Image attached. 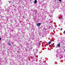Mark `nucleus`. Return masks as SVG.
<instances>
[{"label": "nucleus", "instance_id": "1", "mask_svg": "<svg viewBox=\"0 0 65 65\" xmlns=\"http://www.w3.org/2000/svg\"><path fill=\"white\" fill-rule=\"evenodd\" d=\"M41 24V23H38L37 24V26H40Z\"/></svg>", "mask_w": 65, "mask_h": 65}, {"label": "nucleus", "instance_id": "2", "mask_svg": "<svg viewBox=\"0 0 65 65\" xmlns=\"http://www.w3.org/2000/svg\"><path fill=\"white\" fill-rule=\"evenodd\" d=\"M60 46V43H59L56 46V48H58V46Z\"/></svg>", "mask_w": 65, "mask_h": 65}, {"label": "nucleus", "instance_id": "3", "mask_svg": "<svg viewBox=\"0 0 65 65\" xmlns=\"http://www.w3.org/2000/svg\"><path fill=\"white\" fill-rule=\"evenodd\" d=\"M34 3L35 4H36V3H37V0H35Z\"/></svg>", "mask_w": 65, "mask_h": 65}, {"label": "nucleus", "instance_id": "4", "mask_svg": "<svg viewBox=\"0 0 65 65\" xmlns=\"http://www.w3.org/2000/svg\"><path fill=\"white\" fill-rule=\"evenodd\" d=\"M51 41H50L49 42H48V44H50L51 43Z\"/></svg>", "mask_w": 65, "mask_h": 65}, {"label": "nucleus", "instance_id": "5", "mask_svg": "<svg viewBox=\"0 0 65 65\" xmlns=\"http://www.w3.org/2000/svg\"><path fill=\"white\" fill-rule=\"evenodd\" d=\"M8 44H9V45L11 46V45L10 44V43H9V42H8Z\"/></svg>", "mask_w": 65, "mask_h": 65}, {"label": "nucleus", "instance_id": "6", "mask_svg": "<svg viewBox=\"0 0 65 65\" xmlns=\"http://www.w3.org/2000/svg\"><path fill=\"white\" fill-rule=\"evenodd\" d=\"M59 1L60 2H61V0H59Z\"/></svg>", "mask_w": 65, "mask_h": 65}, {"label": "nucleus", "instance_id": "7", "mask_svg": "<svg viewBox=\"0 0 65 65\" xmlns=\"http://www.w3.org/2000/svg\"><path fill=\"white\" fill-rule=\"evenodd\" d=\"M1 39V38H0V40Z\"/></svg>", "mask_w": 65, "mask_h": 65}, {"label": "nucleus", "instance_id": "8", "mask_svg": "<svg viewBox=\"0 0 65 65\" xmlns=\"http://www.w3.org/2000/svg\"><path fill=\"white\" fill-rule=\"evenodd\" d=\"M64 50L65 51V49H64Z\"/></svg>", "mask_w": 65, "mask_h": 65}, {"label": "nucleus", "instance_id": "9", "mask_svg": "<svg viewBox=\"0 0 65 65\" xmlns=\"http://www.w3.org/2000/svg\"><path fill=\"white\" fill-rule=\"evenodd\" d=\"M30 1H31V0H30Z\"/></svg>", "mask_w": 65, "mask_h": 65}]
</instances>
